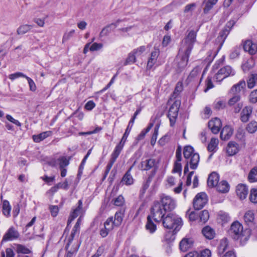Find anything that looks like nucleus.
<instances>
[{
  "mask_svg": "<svg viewBox=\"0 0 257 257\" xmlns=\"http://www.w3.org/2000/svg\"><path fill=\"white\" fill-rule=\"evenodd\" d=\"M243 49L245 51L248 52L249 54L253 55L257 52V44L253 43L251 40H247L244 43Z\"/></svg>",
  "mask_w": 257,
  "mask_h": 257,
  "instance_id": "17",
  "label": "nucleus"
},
{
  "mask_svg": "<svg viewBox=\"0 0 257 257\" xmlns=\"http://www.w3.org/2000/svg\"><path fill=\"white\" fill-rule=\"evenodd\" d=\"M146 228L151 233H154L157 229L156 225L153 222L150 215L147 217V222L146 224Z\"/></svg>",
  "mask_w": 257,
  "mask_h": 257,
  "instance_id": "32",
  "label": "nucleus"
},
{
  "mask_svg": "<svg viewBox=\"0 0 257 257\" xmlns=\"http://www.w3.org/2000/svg\"><path fill=\"white\" fill-rule=\"evenodd\" d=\"M218 144V140L216 138H212L209 143L207 149L209 152H215Z\"/></svg>",
  "mask_w": 257,
  "mask_h": 257,
  "instance_id": "39",
  "label": "nucleus"
},
{
  "mask_svg": "<svg viewBox=\"0 0 257 257\" xmlns=\"http://www.w3.org/2000/svg\"><path fill=\"white\" fill-rule=\"evenodd\" d=\"M122 221V214L121 212H117L115 213L114 215V219H113V221L114 223V225L117 226L120 224Z\"/></svg>",
  "mask_w": 257,
  "mask_h": 257,
  "instance_id": "46",
  "label": "nucleus"
},
{
  "mask_svg": "<svg viewBox=\"0 0 257 257\" xmlns=\"http://www.w3.org/2000/svg\"><path fill=\"white\" fill-rule=\"evenodd\" d=\"M124 145V144L119 142V143L115 147L113 153L111 155V158L110 161L115 162L116 159L119 155L122 148Z\"/></svg>",
  "mask_w": 257,
  "mask_h": 257,
  "instance_id": "26",
  "label": "nucleus"
},
{
  "mask_svg": "<svg viewBox=\"0 0 257 257\" xmlns=\"http://www.w3.org/2000/svg\"><path fill=\"white\" fill-rule=\"evenodd\" d=\"M114 225V223L113 221V217H110L107 219L104 223V226L106 227L107 230L111 231L113 229Z\"/></svg>",
  "mask_w": 257,
  "mask_h": 257,
  "instance_id": "44",
  "label": "nucleus"
},
{
  "mask_svg": "<svg viewBox=\"0 0 257 257\" xmlns=\"http://www.w3.org/2000/svg\"><path fill=\"white\" fill-rule=\"evenodd\" d=\"M218 219L221 220L222 223H225L228 221L229 217L227 213L221 212L219 214Z\"/></svg>",
  "mask_w": 257,
  "mask_h": 257,
  "instance_id": "61",
  "label": "nucleus"
},
{
  "mask_svg": "<svg viewBox=\"0 0 257 257\" xmlns=\"http://www.w3.org/2000/svg\"><path fill=\"white\" fill-rule=\"evenodd\" d=\"M244 221L246 223L252 222L254 220V213L252 211H247L244 215Z\"/></svg>",
  "mask_w": 257,
  "mask_h": 257,
  "instance_id": "48",
  "label": "nucleus"
},
{
  "mask_svg": "<svg viewBox=\"0 0 257 257\" xmlns=\"http://www.w3.org/2000/svg\"><path fill=\"white\" fill-rule=\"evenodd\" d=\"M11 211V206L9 202L7 200H4L2 204V211L3 214L8 217L10 216Z\"/></svg>",
  "mask_w": 257,
  "mask_h": 257,
  "instance_id": "36",
  "label": "nucleus"
},
{
  "mask_svg": "<svg viewBox=\"0 0 257 257\" xmlns=\"http://www.w3.org/2000/svg\"><path fill=\"white\" fill-rule=\"evenodd\" d=\"M160 205L168 212L170 213L176 206V201L170 196L163 194L161 196Z\"/></svg>",
  "mask_w": 257,
  "mask_h": 257,
  "instance_id": "5",
  "label": "nucleus"
},
{
  "mask_svg": "<svg viewBox=\"0 0 257 257\" xmlns=\"http://www.w3.org/2000/svg\"><path fill=\"white\" fill-rule=\"evenodd\" d=\"M120 21H121L120 20H118L115 23H111V24L108 25L107 26L105 27L101 30L100 33V36L103 37V36L107 35L109 33V32H110V29L111 28H113V29L115 28L118 26V24Z\"/></svg>",
  "mask_w": 257,
  "mask_h": 257,
  "instance_id": "29",
  "label": "nucleus"
},
{
  "mask_svg": "<svg viewBox=\"0 0 257 257\" xmlns=\"http://www.w3.org/2000/svg\"><path fill=\"white\" fill-rule=\"evenodd\" d=\"M193 243L192 239L183 238L180 242V250L183 252L186 251L192 246Z\"/></svg>",
  "mask_w": 257,
  "mask_h": 257,
  "instance_id": "21",
  "label": "nucleus"
},
{
  "mask_svg": "<svg viewBox=\"0 0 257 257\" xmlns=\"http://www.w3.org/2000/svg\"><path fill=\"white\" fill-rule=\"evenodd\" d=\"M249 199L251 202L254 203H257V189L253 188L250 190Z\"/></svg>",
  "mask_w": 257,
  "mask_h": 257,
  "instance_id": "53",
  "label": "nucleus"
},
{
  "mask_svg": "<svg viewBox=\"0 0 257 257\" xmlns=\"http://www.w3.org/2000/svg\"><path fill=\"white\" fill-rule=\"evenodd\" d=\"M167 213H168L160 205L158 201L155 202L151 208L152 217L157 222H161Z\"/></svg>",
  "mask_w": 257,
  "mask_h": 257,
  "instance_id": "4",
  "label": "nucleus"
},
{
  "mask_svg": "<svg viewBox=\"0 0 257 257\" xmlns=\"http://www.w3.org/2000/svg\"><path fill=\"white\" fill-rule=\"evenodd\" d=\"M226 151L228 155L233 156L238 152V145L234 142H230L228 144Z\"/></svg>",
  "mask_w": 257,
  "mask_h": 257,
  "instance_id": "25",
  "label": "nucleus"
},
{
  "mask_svg": "<svg viewBox=\"0 0 257 257\" xmlns=\"http://www.w3.org/2000/svg\"><path fill=\"white\" fill-rule=\"evenodd\" d=\"M176 161L174 165L173 172L174 173H179V174H181L182 171V165L180 162L182 160V156L181 149L180 147H178L176 150Z\"/></svg>",
  "mask_w": 257,
  "mask_h": 257,
  "instance_id": "14",
  "label": "nucleus"
},
{
  "mask_svg": "<svg viewBox=\"0 0 257 257\" xmlns=\"http://www.w3.org/2000/svg\"><path fill=\"white\" fill-rule=\"evenodd\" d=\"M16 251L18 253L28 254L31 252L29 248H28L27 247L23 245L16 244Z\"/></svg>",
  "mask_w": 257,
  "mask_h": 257,
  "instance_id": "43",
  "label": "nucleus"
},
{
  "mask_svg": "<svg viewBox=\"0 0 257 257\" xmlns=\"http://www.w3.org/2000/svg\"><path fill=\"white\" fill-rule=\"evenodd\" d=\"M235 22L236 21L234 20L229 21L227 23L224 29L220 32L219 36L218 37L217 39L219 42H221V46L222 45L227 35L229 33L231 28L234 25Z\"/></svg>",
  "mask_w": 257,
  "mask_h": 257,
  "instance_id": "13",
  "label": "nucleus"
},
{
  "mask_svg": "<svg viewBox=\"0 0 257 257\" xmlns=\"http://www.w3.org/2000/svg\"><path fill=\"white\" fill-rule=\"evenodd\" d=\"M226 103L223 100H218L214 102V107L215 109L219 110L226 107Z\"/></svg>",
  "mask_w": 257,
  "mask_h": 257,
  "instance_id": "55",
  "label": "nucleus"
},
{
  "mask_svg": "<svg viewBox=\"0 0 257 257\" xmlns=\"http://www.w3.org/2000/svg\"><path fill=\"white\" fill-rule=\"evenodd\" d=\"M190 161L188 162L190 165V168L192 169H196L198 166L199 162L200 157L198 153L193 154L190 158Z\"/></svg>",
  "mask_w": 257,
  "mask_h": 257,
  "instance_id": "28",
  "label": "nucleus"
},
{
  "mask_svg": "<svg viewBox=\"0 0 257 257\" xmlns=\"http://www.w3.org/2000/svg\"><path fill=\"white\" fill-rule=\"evenodd\" d=\"M217 190L221 193L227 192L229 190V185L226 181H222L216 186Z\"/></svg>",
  "mask_w": 257,
  "mask_h": 257,
  "instance_id": "35",
  "label": "nucleus"
},
{
  "mask_svg": "<svg viewBox=\"0 0 257 257\" xmlns=\"http://www.w3.org/2000/svg\"><path fill=\"white\" fill-rule=\"evenodd\" d=\"M60 169L65 168L69 165V161L65 157H61L58 159Z\"/></svg>",
  "mask_w": 257,
  "mask_h": 257,
  "instance_id": "54",
  "label": "nucleus"
},
{
  "mask_svg": "<svg viewBox=\"0 0 257 257\" xmlns=\"http://www.w3.org/2000/svg\"><path fill=\"white\" fill-rule=\"evenodd\" d=\"M235 73L230 66L227 65L219 69L214 76V79L217 82H220L229 76H232Z\"/></svg>",
  "mask_w": 257,
  "mask_h": 257,
  "instance_id": "7",
  "label": "nucleus"
},
{
  "mask_svg": "<svg viewBox=\"0 0 257 257\" xmlns=\"http://www.w3.org/2000/svg\"><path fill=\"white\" fill-rule=\"evenodd\" d=\"M136 55H135L134 52L133 51L129 53L128 57L124 62V65H126L135 63L136 62Z\"/></svg>",
  "mask_w": 257,
  "mask_h": 257,
  "instance_id": "50",
  "label": "nucleus"
},
{
  "mask_svg": "<svg viewBox=\"0 0 257 257\" xmlns=\"http://www.w3.org/2000/svg\"><path fill=\"white\" fill-rule=\"evenodd\" d=\"M31 29V26L24 25L20 26L17 30V33L19 35H23L30 31Z\"/></svg>",
  "mask_w": 257,
  "mask_h": 257,
  "instance_id": "47",
  "label": "nucleus"
},
{
  "mask_svg": "<svg viewBox=\"0 0 257 257\" xmlns=\"http://www.w3.org/2000/svg\"><path fill=\"white\" fill-rule=\"evenodd\" d=\"M103 45L102 43H94L91 45L90 51H95L99 50L103 48Z\"/></svg>",
  "mask_w": 257,
  "mask_h": 257,
  "instance_id": "59",
  "label": "nucleus"
},
{
  "mask_svg": "<svg viewBox=\"0 0 257 257\" xmlns=\"http://www.w3.org/2000/svg\"><path fill=\"white\" fill-rule=\"evenodd\" d=\"M252 111V107L251 106H246L242 110L240 113V120L243 122H247Z\"/></svg>",
  "mask_w": 257,
  "mask_h": 257,
  "instance_id": "19",
  "label": "nucleus"
},
{
  "mask_svg": "<svg viewBox=\"0 0 257 257\" xmlns=\"http://www.w3.org/2000/svg\"><path fill=\"white\" fill-rule=\"evenodd\" d=\"M169 141V138L168 136L165 135L162 137L158 141V144L161 146H164L167 143H168Z\"/></svg>",
  "mask_w": 257,
  "mask_h": 257,
  "instance_id": "63",
  "label": "nucleus"
},
{
  "mask_svg": "<svg viewBox=\"0 0 257 257\" xmlns=\"http://www.w3.org/2000/svg\"><path fill=\"white\" fill-rule=\"evenodd\" d=\"M245 82L241 80L238 83L233 85L228 92V94L240 95V93L245 87Z\"/></svg>",
  "mask_w": 257,
  "mask_h": 257,
  "instance_id": "15",
  "label": "nucleus"
},
{
  "mask_svg": "<svg viewBox=\"0 0 257 257\" xmlns=\"http://www.w3.org/2000/svg\"><path fill=\"white\" fill-rule=\"evenodd\" d=\"M230 96L228 100L227 104L229 107H233V111L235 113H238L243 106V103L240 102V95L228 94Z\"/></svg>",
  "mask_w": 257,
  "mask_h": 257,
  "instance_id": "8",
  "label": "nucleus"
},
{
  "mask_svg": "<svg viewBox=\"0 0 257 257\" xmlns=\"http://www.w3.org/2000/svg\"><path fill=\"white\" fill-rule=\"evenodd\" d=\"M249 100L251 103L257 102V89L252 91L249 95Z\"/></svg>",
  "mask_w": 257,
  "mask_h": 257,
  "instance_id": "58",
  "label": "nucleus"
},
{
  "mask_svg": "<svg viewBox=\"0 0 257 257\" xmlns=\"http://www.w3.org/2000/svg\"><path fill=\"white\" fill-rule=\"evenodd\" d=\"M211 252L208 249H205L200 252L199 257H211Z\"/></svg>",
  "mask_w": 257,
  "mask_h": 257,
  "instance_id": "64",
  "label": "nucleus"
},
{
  "mask_svg": "<svg viewBox=\"0 0 257 257\" xmlns=\"http://www.w3.org/2000/svg\"><path fill=\"white\" fill-rule=\"evenodd\" d=\"M161 222L165 228L172 229L176 232L179 230L182 225V219L172 213H167Z\"/></svg>",
  "mask_w": 257,
  "mask_h": 257,
  "instance_id": "2",
  "label": "nucleus"
},
{
  "mask_svg": "<svg viewBox=\"0 0 257 257\" xmlns=\"http://www.w3.org/2000/svg\"><path fill=\"white\" fill-rule=\"evenodd\" d=\"M191 52L184 48H180L179 49L175 59V63L178 72L182 71L186 67Z\"/></svg>",
  "mask_w": 257,
  "mask_h": 257,
  "instance_id": "3",
  "label": "nucleus"
},
{
  "mask_svg": "<svg viewBox=\"0 0 257 257\" xmlns=\"http://www.w3.org/2000/svg\"><path fill=\"white\" fill-rule=\"evenodd\" d=\"M229 233L233 239L239 240L241 244H244L249 239L251 230L249 228L244 229L242 225L236 221L231 224Z\"/></svg>",
  "mask_w": 257,
  "mask_h": 257,
  "instance_id": "1",
  "label": "nucleus"
},
{
  "mask_svg": "<svg viewBox=\"0 0 257 257\" xmlns=\"http://www.w3.org/2000/svg\"><path fill=\"white\" fill-rule=\"evenodd\" d=\"M233 134V131L230 126H224L221 133H220V138L223 140H226L229 139Z\"/></svg>",
  "mask_w": 257,
  "mask_h": 257,
  "instance_id": "27",
  "label": "nucleus"
},
{
  "mask_svg": "<svg viewBox=\"0 0 257 257\" xmlns=\"http://www.w3.org/2000/svg\"><path fill=\"white\" fill-rule=\"evenodd\" d=\"M236 192L237 195L240 199H245L248 194V188L244 184H239L236 186Z\"/></svg>",
  "mask_w": 257,
  "mask_h": 257,
  "instance_id": "20",
  "label": "nucleus"
},
{
  "mask_svg": "<svg viewBox=\"0 0 257 257\" xmlns=\"http://www.w3.org/2000/svg\"><path fill=\"white\" fill-rule=\"evenodd\" d=\"M248 179L250 182H257V168H253L249 173Z\"/></svg>",
  "mask_w": 257,
  "mask_h": 257,
  "instance_id": "42",
  "label": "nucleus"
},
{
  "mask_svg": "<svg viewBox=\"0 0 257 257\" xmlns=\"http://www.w3.org/2000/svg\"><path fill=\"white\" fill-rule=\"evenodd\" d=\"M132 168V167L125 173L121 180L122 183L126 185H132L134 182V179L130 173Z\"/></svg>",
  "mask_w": 257,
  "mask_h": 257,
  "instance_id": "33",
  "label": "nucleus"
},
{
  "mask_svg": "<svg viewBox=\"0 0 257 257\" xmlns=\"http://www.w3.org/2000/svg\"><path fill=\"white\" fill-rule=\"evenodd\" d=\"M194 154V149L191 146H187L184 148L183 155L186 159H189Z\"/></svg>",
  "mask_w": 257,
  "mask_h": 257,
  "instance_id": "40",
  "label": "nucleus"
},
{
  "mask_svg": "<svg viewBox=\"0 0 257 257\" xmlns=\"http://www.w3.org/2000/svg\"><path fill=\"white\" fill-rule=\"evenodd\" d=\"M246 129L249 133H254L257 130V122L255 121L250 122L247 124Z\"/></svg>",
  "mask_w": 257,
  "mask_h": 257,
  "instance_id": "45",
  "label": "nucleus"
},
{
  "mask_svg": "<svg viewBox=\"0 0 257 257\" xmlns=\"http://www.w3.org/2000/svg\"><path fill=\"white\" fill-rule=\"evenodd\" d=\"M218 0H204L203 3V13L207 14L216 5Z\"/></svg>",
  "mask_w": 257,
  "mask_h": 257,
  "instance_id": "24",
  "label": "nucleus"
},
{
  "mask_svg": "<svg viewBox=\"0 0 257 257\" xmlns=\"http://www.w3.org/2000/svg\"><path fill=\"white\" fill-rule=\"evenodd\" d=\"M240 53V49L238 48H234L232 51L231 52L230 54V57L231 59H234L237 57Z\"/></svg>",
  "mask_w": 257,
  "mask_h": 257,
  "instance_id": "62",
  "label": "nucleus"
},
{
  "mask_svg": "<svg viewBox=\"0 0 257 257\" xmlns=\"http://www.w3.org/2000/svg\"><path fill=\"white\" fill-rule=\"evenodd\" d=\"M180 105V101H175L169 108L168 113V117L169 118L170 125L171 126H174L176 122V118L178 115V111Z\"/></svg>",
  "mask_w": 257,
  "mask_h": 257,
  "instance_id": "9",
  "label": "nucleus"
},
{
  "mask_svg": "<svg viewBox=\"0 0 257 257\" xmlns=\"http://www.w3.org/2000/svg\"><path fill=\"white\" fill-rule=\"evenodd\" d=\"M196 32L194 30L190 31L183 42L181 48H184L191 52L194 44L196 41Z\"/></svg>",
  "mask_w": 257,
  "mask_h": 257,
  "instance_id": "10",
  "label": "nucleus"
},
{
  "mask_svg": "<svg viewBox=\"0 0 257 257\" xmlns=\"http://www.w3.org/2000/svg\"><path fill=\"white\" fill-rule=\"evenodd\" d=\"M157 162L156 159L153 158H147L142 160L140 165V168L142 171L152 170L150 175L154 176L157 170Z\"/></svg>",
  "mask_w": 257,
  "mask_h": 257,
  "instance_id": "6",
  "label": "nucleus"
},
{
  "mask_svg": "<svg viewBox=\"0 0 257 257\" xmlns=\"http://www.w3.org/2000/svg\"><path fill=\"white\" fill-rule=\"evenodd\" d=\"M82 208V201L81 200H79L78 202V206L75 209L73 210V212L71 213L69 219H68V222H71L72 220L76 218L80 211Z\"/></svg>",
  "mask_w": 257,
  "mask_h": 257,
  "instance_id": "30",
  "label": "nucleus"
},
{
  "mask_svg": "<svg viewBox=\"0 0 257 257\" xmlns=\"http://www.w3.org/2000/svg\"><path fill=\"white\" fill-rule=\"evenodd\" d=\"M208 127L213 134H217L221 127V121L220 119L218 118H215L210 120L208 122Z\"/></svg>",
  "mask_w": 257,
  "mask_h": 257,
  "instance_id": "16",
  "label": "nucleus"
},
{
  "mask_svg": "<svg viewBox=\"0 0 257 257\" xmlns=\"http://www.w3.org/2000/svg\"><path fill=\"white\" fill-rule=\"evenodd\" d=\"M207 196L206 193L201 192L198 193L193 200V206L195 209H202L207 202Z\"/></svg>",
  "mask_w": 257,
  "mask_h": 257,
  "instance_id": "11",
  "label": "nucleus"
},
{
  "mask_svg": "<svg viewBox=\"0 0 257 257\" xmlns=\"http://www.w3.org/2000/svg\"><path fill=\"white\" fill-rule=\"evenodd\" d=\"M131 124H130V123H128L127 127L125 130V133H124L120 142L125 144V141L127 139V137L131 132V130L132 128V127H131Z\"/></svg>",
  "mask_w": 257,
  "mask_h": 257,
  "instance_id": "57",
  "label": "nucleus"
},
{
  "mask_svg": "<svg viewBox=\"0 0 257 257\" xmlns=\"http://www.w3.org/2000/svg\"><path fill=\"white\" fill-rule=\"evenodd\" d=\"M257 83V74H251L247 81V85L248 88H252L255 83Z\"/></svg>",
  "mask_w": 257,
  "mask_h": 257,
  "instance_id": "41",
  "label": "nucleus"
},
{
  "mask_svg": "<svg viewBox=\"0 0 257 257\" xmlns=\"http://www.w3.org/2000/svg\"><path fill=\"white\" fill-rule=\"evenodd\" d=\"M219 179L218 174L215 172H212L208 178L207 184L208 186L211 187L216 186L218 184Z\"/></svg>",
  "mask_w": 257,
  "mask_h": 257,
  "instance_id": "22",
  "label": "nucleus"
},
{
  "mask_svg": "<svg viewBox=\"0 0 257 257\" xmlns=\"http://www.w3.org/2000/svg\"><path fill=\"white\" fill-rule=\"evenodd\" d=\"M74 33V30H72L69 32L65 33L63 36L62 42L64 43L65 42L68 41L71 37L73 36Z\"/></svg>",
  "mask_w": 257,
  "mask_h": 257,
  "instance_id": "60",
  "label": "nucleus"
},
{
  "mask_svg": "<svg viewBox=\"0 0 257 257\" xmlns=\"http://www.w3.org/2000/svg\"><path fill=\"white\" fill-rule=\"evenodd\" d=\"M201 69L200 66H197L195 67L190 72L187 78V80L190 82L196 80L197 78L198 74L201 72Z\"/></svg>",
  "mask_w": 257,
  "mask_h": 257,
  "instance_id": "31",
  "label": "nucleus"
},
{
  "mask_svg": "<svg viewBox=\"0 0 257 257\" xmlns=\"http://www.w3.org/2000/svg\"><path fill=\"white\" fill-rule=\"evenodd\" d=\"M21 77H25L27 79L29 84V86H30V90H32V85L31 84L32 79L30 77H28L26 76V75H25L23 73H22L21 72H16V73H15L10 75L9 78L11 80H14L18 78Z\"/></svg>",
  "mask_w": 257,
  "mask_h": 257,
  "instance_id": "34",
  "label": "nucleus"
},
{
  "mask_svg": "<svg viewBox=\"0 0 257 257\" xmlns=\"http://www.w3.org/2000/svg\"><path fill=\"white\" fill-rule=\"evenodd\" d=\"M202 233L205 238L208 239H213L215 235L214 230L209 226H206L203 228Z\"/></svg>",
  "mask_w": 257,
  "mask_h": 257,
  "instance_id": "23",
  "label": "nucleus"
},
{
  "mask_svg": "<svg viewBox=\"0 0 257 257\" xmlns=\"http://www.w3.org/2000/svg\"><path fill=\"white\" fill-rule=\"evenodd\" d=\"M51 135V131H46L38 135H33V141L35 142H40Z\"/></svg>",
  "mask_w": 257,
  "mask_h": 257,
  "instance_id": "37",
  "label": "nucleus"
},
{
  "mask_svg": "<svg viewBox=\"0 0 257 257\" xmlns=\"http://www.w3.org/2000/svg\"><path fill=\"white\" fill-rule=\"evenodd\" d=\"M160 49L158 47L155 46L148 59L147 65V69L150 70L155 65L159 66L161 64L160 63L157 64V59L160 55Z\"/></svg>",
  "mask_w": 257,
  "mask_h": 257,
  "instance_id": "12",
  "label": "nucleus"
},
{
  "mask_svg": "<svg viewBox=\"0 0 257 257\" xmlns=\"http://www.w3.org/2000/svg\"><path fill=\"white\" fill-rule=\"evenodd\" d=\"M19 232L13 227H10L7 232L4 235L3 241L12 240L18 238Z\"/></svg>",
  "mask_w": 257,
  "mask_h": 257,
  "instance_id": "18",
  "label": "nucleus"
},
{
  "mask_svg": "<svg viewBox=\"0 0 257 257\" xmlns=\"http://www.w3.org/2000/svg\"><path fill=\"white\" fill-rule=\"evenodd\" d=\"M146 51V47L145 46H141L134 49L133 52L136 55L137 57L141 56Z\"/></svg>",
  "mask_w": 257,
  "mask_h": 257,
  "instance_id": "51",
  "label": "nucleus"
},
{
  "mask_svg": "<svg viewBox=\"0 0 257 257\" xmlns=\"http://www.w3.org/2000/svg\"><path fill=\"white\" fill-rule=\"evenodd\" d=\"M79 233V231L72 228V231L71 232L70 235L69 236V237L68 238V243H67V245L66 246L67 248L68 247V246L70 245V244L73 240L75 235H78Z\"/></svg>",
  "mask_w": 257,
  "mask_h": 257,
  "instance_id": "52",
  "label": "nucleus"
},
{
  "mask_svg": "<svg viewBox=\"0 0 257 257\" xmlns=\"http://www.w3.org/2000/svg\"><path fill=\"white\" fill-rule=\"evenodd\" d=\"M200 220L202 223H205L209 219V212L206 210H204L201 212L199 215Z\"/></svg>",
  "mask_w": 257,
  "mask_h": 257,
  "instance_id": "49",
  "label": "nucleus"
},
{
  "mask_svg": "<svg viewBox=\"0 0 257 257\" xmlns=\"http://www.w3.org/2000/svg\"><path fill=\"white\" fill-rule=\"evenodd\" d=\"M124 203V199L122 196L119 195L113 200V203L115 206H121Z\"/></svg>",
  "mask_w": 257,
  "mask_h": 257,
  "instance_id": "56",
  "label": "nucleus"
},
{
  "mask_svg": "<svg viewBox=\"0 0 257 257\" xmlns=\"http://www.w3.org/2000/svg\"><path fill=\"white\" fill-rule=\"evenodd\" d=\"M228 245V240L226 238H223L220 241L218 247V253L222 254L226 250Z\"/></svg>",
  "mask_w": 257,
  "mask_h": 257,
  "instance_id": "38",
  "label": "nucleus"
}]
</instances>
